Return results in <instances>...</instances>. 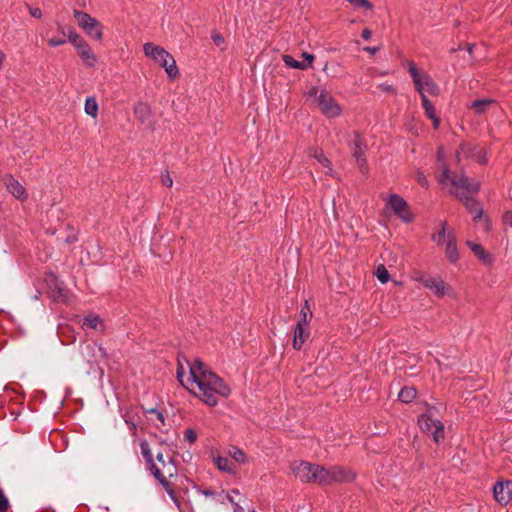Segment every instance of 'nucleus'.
<instances>
[{
	"mask_svg": "<svg viewBox=\"0 0 512 512\" xmlns=\"http://www.w3.org/2000/svg\"><path fill=\"white\" fill-rule=\"evenodd\" d=\"M318 464H313L307 461L295 462L291 465V470L296 478L303 483H315L316 479V467Z\"/></svg>",
	"mask_w": 512,
	"mask_h": 512,
	"instance_id": "9",
	"label": "nucleus"
},
{
	"mask_svg": "<svg viewBox=\"0 0 512 512\" xmlns=\"http://www.w3.org/2000/svg\"><path fill=\"white\" fill-rule=\"evenodd\" d=\"M350 150L356 160L366 158L365 152L367 151L366 140L358 133L355 134L354 139L350 143Z\"/></svg>",
	"mask_w": 512,
	"mask_h": 512,
	"instance_id": "17",
	"label": "nucleus"
},
{
	"mask_svg": "<svg viewBox=\"0 0 512 512\" xmlns=\"http://www.w3.org/2000/svg\"><path fill=\"white\" fill-rule=\"evenodd\" d=\"M419 280L426 288L432 290L437 297L444 296L446 284L440 277H421Z\"/></svg>",
	"mask_w": 512,
	"mask_h": 512,
	"instance_id": "15",
	"label": "nucleus"
},
{
	"mask_svg": "<svg viewBox=\"0 0 512 512\" xmlns=\"http://www.w3.org/2000/svg\"><path fill=\"white\" fill-rule=\"evenodd\" d=\"M308 326H301V324H296L294 328V337H293V348L295 350H301L303 344L309 338V331L306 329Z\"/></svg>",
	"mask_w": 512,
	"mask_h": 512,
	"instance_id": "20",
	"label": "nucleus"
},
{
	"mask_svg": "<svg viewBox=\"0 0 512 512\" xmlns=\"http://www.w3.org/2000/svg\"><path fill=\"white\" fill-rule=\"evenodd\" d=\"M140 449H141V454L145 460L146 467H147V469H149V467L154 462V457L151 452L149 443L146 440H142L140 442Z\"/></svg>",
	"mask_w": 512,
	"mask_h": 512,
	"instance_id": "29",
	"label": "nucleus"
},
{
	"mask_svg": "<svg viewBox=\"0 0 512 512\" xmlns=\"http://www.w3.org/2000/svg\"><path fill=\"white\" fill-rule=\"evenodd\" d=\"M66 43V40L64 38H56V37H53V38H50L48 40V44L51 46V47H57V46H61V45H64Z\"/></svg>",
	"mask_w": 512,
	"mask_h": 512,
	"instance_id": "49",
	"label": "nucleus"
},
{
	"mask_svg": "<svg viewBox=\"0 0 512 512\" xmlns=\"http://www.w3.org/2000/svg\"><path fill=\"white\" fill-rule=\"evenodd\" d=\"M443 148L439 147L437 151L438 162L442 168L439 182L441 184H451L450 193L453 194L457 199L464 198L467 195L476 194L480 190V183L473 179H470L464 173H452L445 162L442 161Z\"/></svg>",
	"mask_w": 512,
	"mask_h": 512,
	"instance_id": "2",
	"label": "nucleus"
},
{
	"mask_svg": "<svg viewBox=\"0 0 512 512\" xmlns=\"http://www.w3.org/2000/svg\"><path fill=\"white\" fill-rule=\"evenodd\" d=\"M227 454L237 463L244 464L247 462L245 452L237 446L230 445L227 449Z\"/></svg>",
	"mask_w": 512,
	"mask_h": 512,
	"instance_id": "26",
	"label": "nucleus"
},
{
	"mask_svg": "<svg viewBox=\"0 0 512 512\" xmlns=\"http://www.w3.org/2000/svg\"><path fill=\"white\" fill-rule=\"evenodd\" d=\"M432 240L438 245L444 244L448 240V233L446 232V223H442L441 229L432 235Z\"/></svg>",
	"mask_w": 512,
	"mask_h": 512,
	"instance_id": "36",
	"label": "nucleus"
},
{
	"mask_svg": "<svg viewBox=\"0 0 512 512\" xmlns=\"http://www.w3.org/2000/svg\"><path fill=\"white\" fill-rule=\"evenodd\" d=\"M317 484L320 486H330L334 484L332 466L326 467L324 465H317L316 467Z\"/></svg>",
	"mask_w": 512,
	"mask_h": 512,
	"instance_id": "18",
	"label": "nucleus"
},
{
	"mask_svg": "<svg viewBox=\"0 0 512 512\" xmlns=\"http://www.w3.org/2000/svg\"><path fill=\"white\" fill-rule=\"evenodd\" d=\"M184 440L193 444L197 440V433L194 429L188 428L184 431Z\"/></svg>",
	"mask_w": 512,
	"mask_h": 512,
	"instance_id": "43",
	"label": "nucleus"
},
{
	"mask_svg": "<svg viewBox=\"0 0 512 512\" xmlns=\"http://www.w3.org/2000/svg\"><path fill=\"white\" fill-rule=\"evenodd\" d=\"M10 507L9 500L4 491L0 488V512H7Z\"/></svg>",
	"mask_w": 512,
	"mask_h": 512,
	"instance_id": "42",
	"label": "nucleus"
},
{
	"mask_svg": "<svg viewBox=\"0 0 512 512\" xmlns=\"http://www.w3.org/2000/svg\"><path fill=\"white\" fill-rule=\"evenodd\" d=\"M474 47V44H467V51L470 55L472 54Z\"/></svg>",
	"mask_w": 512,
	"mask_h": 512,
	"instance_id": "63",
	"label": "nucleus"
},
{
	"mask_svg": "<svg viewBox=\"0 0 512 512\" xmlns=\"http://www.w3.org/2000/svg\"><path fill=\"white\" fill-rule=\"evenodd\" d=\"M30 15L34 18H41L42 17V11L40 8H33L29 7Z\"/></svg>",
	"mask_w": 512,
	"mask_h": 512,
	"instance_id": "53",
	"label": "nucleus"
},
{
	"mask_svg": "<svg viewBox=\"0 0 512 512\" xmlns=\"http://www.w3.org/2000/svg\"><path fill=\"white\" fill-rule=\"evenodd\" d=\"M317 104L321 112L328 118H334L341 114L342 109L332 94L327 90H321L317 97Z\"/></svg>",
	"mask_w": 512,
	"mask_h": 512,
	"instance_id": "8",
	"label": "nucleus"
},
{
	"mask_svg": "<svg viewBox=\"0 0 512 512\" xmlns=\"http://www.w3.org/2000/svg\"><path fill=\"white\" fill-rule=\"evenodd\" d=\"M176 374H177V379H178V381H179L182 385H184L183 377H184V375H185V370H184L183 365L181 364L180 359H178V367H177Z\"/></svg>",
	"mask_w": 512,
	"mask_h": 512,
	"instance_id": "47",
	"label": "nucleus"
},
{
	"mask_svg": "<svg viewBox=\"0 0 512 512\" xmlns=\"http://www.w3.org/2000/svg\"><path fill=\"white\" fill-rule=\"evenodd\" d=\"M210 456L216 467L223 472L235 474L237 472L236 465L231 462L227 457L216 454L214 450L211 451Z\"/></svg>",
	"mask_w": 512,
	"mask_h": 512,
	"instance_id": "16",
	"label": "nucleus"
},
{
	"mask_svg": "<svg viewBox=\"0 0 512 512\" xmlns=\"http://www.w3.org/2000/svg\"><path fill=\"white\" fill-rule=\"evenodd\" d=\"M167 494L170 496L174 504L178 507L179 510H181V501L179 496L176 494L174 489L172 488V485L170 482H168V486H163Z\"/></svg>",
	"mask_w": 512,
	"mask_h": 512,
	"instance_id": "40",
	"label": "nucleus"
},
{
	"mask_svg": "<svg viewBox=\"0 0 512 512\" xmlns=\"http://www.w3.org/2000/svg\"><path fill=\"white\" fill-rule=\"evenodd\" d=\"M308 94H309V96H313V97H315V98L317 99V97H318V95H319V94H318V89H317V87H312V88L309 90V93H308Z\"/></svg>",
	"mask_w": 512,
	"mask_h": 512,
	"instance_id": "59",
	"label": "nucleus"
},
{
	"mask_svg": "<svg viewBox=\"0 0 512 512\" xmlns=\"http://www.w3.org/2000/svg\"><path fill=\"white\" fill-rule=\"evenodd\" d=\"M233 507H234L233 508L234 512H243L242 507L237 502H235V504H233Z\"/></svg>",
	"mask_w": 512,
	"mask_h": 512,
	"instance_id": "61",
	"label": "nucleus"
},
{
	"mask_svg": "<svg viewBox=\"0 0 512 512\" xmlns=\"http://www.w3.org/2000/svg\"><path fill=\"white\" fill-rule=\"evenodd\" d=\"M420 77L423 85V92L426 90L431 95H437L439 92V88L433 81L431 76L426 73H420Z\"/></svg>",
	"mask_w": 512,
	"mask_h": 512,
	"instance_id": "25",
	"label": "nucleus"
},
{
	"mask_svg": "<svg viewBox=\"0 0 512 512\" xmlns=\"http://www.w3.org/2000/svg\"><path fill=\"white\" fill-rule=\"evenodd\" d=\"M417 391L413 387H404L400 390L398 394V398L400 401L404 403H409L413 401V399L416 397Z\"/></svg>",
	"mask_w": 512,
	"mask_h": 512,
	"instance_id": "30",
	"label": "nucleus"
},
{
	"mask_svg": "<svg viewBox=\"0 0 512 512\" xmlns=\"http://www.w3.org/2000/svg\"><path fill=\"white\" fill-rule=\"evenodd\" d=\"M320 164H322L324 167L328 168L327 173L332 172L331 168V161L325 156L324 152L322 150H315L312 155Z\"/></svg>",
	"mask_w": 512,
	"mask_h": 512,
	"instance_id": "37",
	"label": "nucleus"
},
{
	"mask_svg": "<svg viewBox=\"0 0 512 512\" xmlns=\"http://www.w3.org/2000/svg\"><path fill=\"white\" fill-rule=\"evenodd\" d=\"M416 181L421 187L427 188L428 187V180L426 179L425 175L423 173H418L416 177Z\"/></svg>",
	"mask_w": 512,
	"mask_h": 512,
	"instance_id": "51",
	"label": "nucleus"
},
{
	"mask_svg": "<svg viewBox=\"0 0 512 512\" xmlns=\"http://www.w3.org/2000/svg\"><path fill=\"white\" fill-rule=\"evenodd\" d=\"M232 493L236 494V495H239V491L238 490H232L231 492H227L225 493L223 490L217 494V497L219 498V500L224 503L225 501H228L230 502L232 505L235 504V500H234V497L232 496Z\"/></svg>",
	"mask_w": 512,
	"mask_h": 512,
	"instance_id": "41",
	"label": "nucleus"
},
{
	"mask_svg": "<svg viewBox=\"0 0 512 512\" xmlns=\"http://www.w3.org/2000/svg\"><path fill=\"white\" fill-rule=\"evenodd\" d=\"M78 55L84 62V64L88 67H94L97 62V57L92 51L91 47L86 43L82 45L79 49H77Z\"/></svg>",
	"mask_w": 512,
	"mask_h": 512,
	"instance_id": "22",
	"label": "nucleus"
},
{
	"mask_svg": "<svg viewBox=\"0 0 512 512\" xmlns=\"http://www.w3.org/2000/svg\"><path fill=\"white\" fill-rule=\"evenodd\" d=\"M85 112L92 116L96 117L98 113V103L94 97H88L85 101Z\"/></svg>",
	"mask_w": 512,
	"mask_h": 512,
	"instance_id": "35",
	"label": "nucleus"
},
{
	"mask_svg": "<svg viewBox=\"0 0 512 512\" xmlns=\"http://www.w3.org/2000/svg\"><path fill=\"white\" fill-rule=\"evenodd\" d=\"M68 41L76 48L79 49L82 45H85L87 42L79 35L74 29L69 30L68 32Z\"/></svg>",
	"mask_w": 512,
	"mask_h": 512,
	"instance_id": "34",
	"label": "nucleus"
},
{
	"mask_svg": "<svg viewBox=\"0 0 512 512\" xmlns=\"http://www.w3.org/2000/svg\"><path fill=\"white\" fill-rule=\"evenodd\" d=\"M376 277L377 279L385 284L389 281L390 279V274L388 272V270L386 269V267L384 265H379L376 269Z\"/></svg>",
	"mask_w": 512,
	"mask_h": 512,
	"instance_id": "38",
	"label": "nucleus"
},
{
	"mask_svg": "<svg viewBox=\"0 0 512 512\" xmlns=\"http://www.w3.org/2000/svg\"><path fill=\"white\" fill-rule=\"evenodd\" d=\"M311 318H312V311H311L308 301L306 300L300 309L299 319L297 321V324H301V326H308Z\"/></svg>",
	"mask_w": 512,
	"mask_h": 512,
	"instance_id": "27",
	"label": "nucleus"
},
{
	"mask_svg": "<svg viewBox=\"0 0 512 512\" xmlns=\"http://www.w3.org/2000/svg\"><path fill=\"white\" fill-rule=\"evenodd\" d=\"M283 61L287 67L305 70L308 68V64L305 61H297L291 55H284Z\"/></svg>",
	"mask_w": 512,
	"mask_h": 512,
	"instance_id": "32",
	"label": "nucleus"
},
{
	"mask_svg": "<svg viewBox=\"0 0 512 512\" xmlns=\"http://www.w3.org/2000/svg\"><path fill=\"white\" fill-rule=\"evenodd\" d=\"M469 213L473 214V221H477L483 217V209L478 201H476L471 195H467L464 198L459 199Z\"/></svg>",
	"mask_w": 512,
	"mask_h": 512,
	"instance_id": "19",
	"label": "nucleus"
},
{
	"mask_svg": "<svg viewBox=\"0 0 512 512\" xmlns=\"http://www.w3.org/2000/svg\"><path fill=\"white\" fill-rule=\"evenodd\" d=\"M360 172L365 175L368 173V165L366 158H360L359 160H356Z\"/></svg>",
	"mask_w": 512,
	"mask_h": 512,
	"instance_id": "46",
	"label": "nucleus"
},
{
	"mask_svg": "<svg viewBox=\"0 0 512 512\" xmlns=\"http://www.w3.org/2000/svg\"><path fill=\"white\" fill-rule=\"evenodd\" d=\"M162 184L166 187H171L173 184V180L169 175V172L166 171L165 173H162L161 175Z\"/></svg>",
	"mask_w": 512,
	"mask_h": 512,
	"instance_id": "50",
	"label": "nucleus"
},
{
	"mask_svg": "<svg viewBox=\"0 0 512 512\" xmlns=\"http://www.w3.org/2000/svg\"><path fill=\"white\" fill-rule=\"evenodd\" d=\"M7 190L18 200L25 201L28 197L24 186L12 175H7L4 180Z\"/></svg>",
	"mask_w": 512,
	"mask_h": 512,
	"instance_id": "13",
	"label": "nucleus"
},
{
	"mask_svg": "<svg viewBox=\"0 0 512 512\" xmlns=\"http://www.w3.org/2000/svg\"><path fill=\"white\" fill-rule=\"evenodd\" d=\"M95 349H96V345L95 344H87L84 347V351H86L88 354H92L91 357L87 358V361L89 363H93V362L97 361V359H96V357L94 355Z\"/></svg>",
	"mask_w": 512,
	"mask_h": 512,
	"instance_id": "44",
	"label": "nucleus"
},
{
	"mask_svg": "<svg viewBox=\"0 0 512 512\" xmlns=\"http://www.w3.org/2000/svg\"><path fill=\"white\" fill-rule=\"evenodd\" d=\"M5 53L0 50V69L2 68L3 62L5 60Z\"/></svg>",
	"mask_w": 512,
	"mask_h": 512,
	"instance_id": "62",
	"label": "nucleus"
},
{
	"mask_svg": "<svg viewBox=\"0 0 512 512\" xmlns=\"http://www.w3.org/2000/svg\"><path fill=\"white\" fill-rule=\"evenodd\" d=\"M493 494L495 500L502 506L507 505L512 499V481H498L494 484Z\"/></svg>",
	"mask_w": 512,
	"mask_h": 512,
	"instance_id": "12",
	"label": "nucleus"
},
{
	"mask_svg": "<svg viewBox=\"0 0 512 512\" xmlns=\"http://www.w3.org/2000/svg\"><path fill=\"white\" fill-rule=\"evenodd\" d=\"M302 56L305 58V62L308 64V67H309L314 60V56L307 52H303Z\"/></svg>",
	"mask_w": 512,
	"mask_h": 512,
	"instance_id": "54",
	"label": "nucleus"
},
{
	"mask_svg": "<svg viewBox=\"0 0 512 512\" xmlns=\"http://www.w3.org/2000/svg\"><path fill=\"white\" fill-rule=\"evenodd\" d=\"M492 103L493 101L489 99L475 100L472 102L471 108L474 109L477 114H482Z\"/></svg>",
	"mask_w": 512,
	"mask_h": 512,
	"instance_id": "33",
	"label": "nucleus"
},
{
	"mask_svg": "<svg viewBox=\"0 0 512 512\" xmlns=\"http://www.w3.org/2000/svg\"><path fill=\"white\" fill-rule=\"evenodd\" d=\"M364 51L370 53V54H375L379 51V48L378 47H364Z\"/></svg>",
	"mask_w": 512,
	"mask_h": 512,
	"instance_id": "58",
	"label": "nucleus"
},
{
	"mask_svg": "<svg viewBox=\"0 0 512 512\" xmlns=\"http://www.w3.org/2000/svg\"><path fill=\"white\" fill-rule=\"evenodd\" d=\"M190 369V379L196 383L199 390V398L208 406L214 407L218 404V396L227 398L231 394L230 387L225 381L212 372L207 365L195 358L192 363L186 360Z\"/></svg>",
	"mask_w": 512,
	"mask_h": 512,
	"instance_id": "1",
	"label": "nucleus"
},
{
	"mask_svg": "<svg viewBox=\"0 0 512 512\" xmlns=\"http://www.w3.org/2000/svg\"><path fill=\"white\" fill-rule=\"evenodd\" d=\"M98 352L100 354V357L107 358V352H106L105 348L102 347L101 345L98 346Z\"/></svg>",
	"mask_w": 512,
	"mask_h": 512,
	"instance_id": "60",
	"label": "nucleus"
},
{
	"mask_svg": "<svg viewBox=\"0 0 512 512\" xmlns=\"http://www.w3.org/2000/svg\"><path fill=\"white\" fill-rule=\"evenodd\" d=\"M332 471L335 483H351L356 478V473L349 467L332 465Z\"/></svg>",
	"mask_w": 512,
	"mask_h": 512,
	"instance_id": "14",
	"label": "nucleus"
},
{
	"mask_svg": "<svg viewBox=\"0 0 512 512\" xmlns=\"http://www.w3.org/2000/svg\"><path fill=\"white\" fill-rule=\"evenodd\" d=\"M418 423L424 432L432 435L436 443L444 439V425L440 420L433 419L427 414H422L418 418Z\"/></svg>",
	"mask_w": 512,
	"mask_h": 512,
	"instance_id": "10",
	"label": "nucleus"
},
{
	"mask_svg": "<svg viewBox=\"0 0 512 512\" xmlns=\"http://www.w3.org/2000/svg\"><path fill=\"white\" fill-rule=\"evenodd\" d=\"M59 30H60V32H61V33H62L63 35H65V31H64V28H62V27H59Z\"/></svg>",
	"mask_w": 512,
	"mask_h": 512,
	"instance_id": "64",
	"label": "nucleus"
},
{
	"mask_svg": "<svg viewBox=\"0 0 512 512\" xmlns=\"http://www.w3.org/2000/svg\"><path fill=\"white\" fill-rule=\"evenodd\" d=\"M73 15L79 27H81L91 38L102 40L103 26L97 19L93 18L88 13L79 10H74Z\"/></svg>",
	"mask_w": 512,
	"mask_h": 512,
	"instance_id": "6",
	"label": "nucleus"
},
{
	"mask_svg": "<svg viewBox=\"0 0 512 512\" xmlns=\"http://www.w3.org/2000/svg\"><path fill=\"white\" fill-rule=\"evenodd\" d=\"M362 38L364 40H369L372 36V31L368 28H365L363 31H362V34H361Z\"/></svg>",
	"mask_w": 512,
	"mask_h": 512,
	"instance_id": "56",
	"label": "nucleus"
},
{
	"mask_svg": "<svg viewBox=\"0 0 512 512\" xmlns=\"http://www.w3.org/2000/svg\"><path fill=\"white\" fill-rule=\"evenodd\" d=\"M468 245L478 258L485 260L487 257H489V254L485 252L481 245L470 242H468Z\"/></svg>",
	"mask_w": 512,
	"mask_h": 512,
	"instance_id": "39",
	"label": "nucleus"
},
{
	"mask_svg": "<svg viewBox=\"0 0 512 512\" xmlns=\"http://www.w3.org/2000/svg\"><path fill=\"white\" fill-rule=\"evenodd\" d=\"M502 221L505 225L512 228V210H507L503 213Z\"/></svg>",
	"mask_w": 512,
	"mask_h": 512,
	"instance_id": "48",
	"label": "nucleus"
},
{
	"mask_svg": "<svg viewBox=\"0 0 512 512\" xmlns=\"http://www.w3.org/2000/svg\"><path fill=\"white\" fill-rule=\"evenodd\" d=\"M202 494L205 495L206 497H210V496H217L218 493H216L215 491H213L211 489H205V490H202Z\"/></svg>",
	"mask_w": 512,
	"mask_h": 512,
	"instance_id": "57",
	"label": "nucleus"
},
{
	"mask_svg": "<svg viewBox=\"0 0 512 512\" xmlns=\"http://www.w3.org/2000/svg\"><path fill=\"white\" fill-rule=\"evenodd\" d=\"M143 49L146 56L158 62L165 69L170 79H175L179 75L175 59L164 48L153 43H146Z\"/></svg>",
	"mask_w": 512,
	"mask_h": 512,
	"instance_id": "4",
	"label": "nucleus"
},
{
	"mask_svg": "<svg viewBox=\"0 0 512 512\" xmlns=\"http://www.w3.org/2000/svg\"><path fill=\"white\" fill-rule=\"evenodd\" d=\"M445 253L450 262L455 263L458 261L459 253L456 245V238L451 232H448Z\"/></svg>",
	"mask_w": 512,
	"mask_h": 512,
	"instance_id": "23",
	"label": "nucleus"
},
{
	"mask_svg": "<svg viewBox=\"0 0 512 512\" xmlns=\"http://www.w3.org/2000/svg\"><path fill=\"white\" fill-rule=\"evenodd\" d=\"M148 413H151V414H155L157 419L162 423L164 424L165 422V418H164V415L162 412H160L159 410L155 409V408H152L150 410L147 411Z\"/></svg>",
	"mask_w": 512,
	"mask_h": 512,
	"instance_id": "52",
	"label": "nucleus"
},
{
	"mask_svg": "<svg viewBox=\"0 0 512 512\" xmlns=\"http://www.w3.org/2000/svg\"><path fill=\"white\" fill-rule=\"evenodd\" d=\"M123 419L129 429L133 432V434H135L140 421V416L137 410L133 407L126 409L123 414Z\"/></svg>",
	"mask_w": 512,
	"mask_h": 512,
	"instance_id": "21",
	"label": "nucleus"
},
{
	"mask_svg": "<svg viewBox=\"0 0 512 512\" xmlns=\"http://www.w3.org/2000/svg\"><path fill=\"white\" fill-rule=\"evenodd\" d=\"M82 326L84 328L93 329L95 331H104V321L97 315H88L83 318Z\"/></svg>",
	"mask_w": 512,
	"mask_h": 512,
	"instance_id": "24",
	"label": "nucleus"
},
{
	"mask_svg": "<svg viewBox=\"0 0 512 512\" xmlns=\"http://www.w3.org/2000/svg\"><path fill=\"white\" fill-rule=\"evenodd\" d=\"M150 111V107L144 102H138L134 106V114L142 122L146 121L149 118Z\"/></svg>",
	"mask_w": 512,
	"mask_h": 512,
	"instance_id": "28",
	"label": "nucleus"
},
{
	"mask_svg": "<svg viewBox=\"0 0 512 512\" xmlns=\"http://www.w3.org/2000/svg\"><path fill=\"white\" fill-rule=\"evenodd\" d=\"M476 149L475 146H473L472 144H469V143H462L460 144L457 152H456V158H457V161L459 162L461 160V157H470L472 156L474 150Z\"/></svg>",
	"mask_w": 512,
	"mask_h": 512,
	"instance_id": "31",
	"label": "nucleus"
},
{
	"mask_svg": "<svg viewBox=\"0 0 512 512\" xmlns=\"http://www.w3.org/2000/svg\"><path fill=\"white\" fill-rule=\"evenodd\" d=\"M381 88V90L385 91V92H389V93H394L395 92V89L392 85H389V84H381L379 86Z\"/></svg>",
	"mask_w": 512,
	"mask_h": 512,
	"instance_id": "55",
	"label": "nucleus"
},
{
	"mask_svg": "<svg viewBox=\"0 0 512 512\" xmlns=\"http://www.w3.org/2000/svg\"><path fill=\"white\" fill-rule=\"evenodd\" d=\"M212 40L214 44L218 47L222 46L225 42L224 37L216 31H213L212 33Z\"/></svg>",
	"mask_w": 512,
	"mask_h": 512,
	"instance_id": "45",
	"label": "nucleus"
},
{
	"mask_svg": "<svg viewBox=\"0 0 512 512\" xmlns=\"http://www.w3.org/2000/svg\"><path fill=\"white\" fill-rule=\"evenodd\" d=\"M388 204L393 210L394 214L401 220L406 223L412 221L413 216L410 212L408 203L402 197L397 194H391L388 200Z\"/></svg>",
	"mask_w": 512,
	"mask_h": 512,
	"instance_id": "11",
	"label": "nucleus"
},
{
	"mask_svg": "<svg viewBox=\"0 0 512 512\" xmlns=\"http://www.w3.org/2000/svg\"><path fill=\"white\" fill-rule=\"evenodd\" d=\"M156 460L157 462L154 461L148 470L162 486H168L167 478L176 476L178 473L176 462L172 456L161 452L157 453Z\"/></svg>",
	"mask_w": 512,
	"mask_h": 512,
	"instance_id": "3",
	"label": "nucleus"
},
{
	"mask_svg": "<svg viewBox=\"0 0 512 512\" xmlns=\"http://www.w3.org/2000/svg\"><path fill=\"white\" fill-rule=\"evenodd\" d=\"M408 72L412 77L413 83L415 85L416 91L420 94L422 107L425 111V115L433 121V127L437 129L440 125V119L436 115V109L432 102L427 98L425 93H423V85L420 77V72L413 61L408 62Z\"/></svg>",
	"mask_w": 512,
	"mask_h": 512,
	"instance_id": "5",
	"label": "nucleus"
},
{
	"mask_svg": "<svg viewBox=\"0 0 512 512\" xmlns=\"http://www.w3.org/2000/svg\"><path fill=\"white\" fill-rule=\"evenodd\" d=\"M44 282L48 288V293L53 301L66 303L69 299V290L63 285L58 277L52 272L44 274Z\"/></svg>",
	"mask_w": 512,
	"mask_h": 512,
	"instance_id": "7",
	"label": "nucleus"
}]
</instances>
